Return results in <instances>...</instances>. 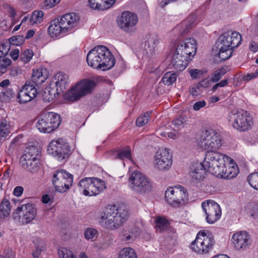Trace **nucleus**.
I'll return each mask as SVG.
<instances>
[{"label": "nucleus", "mask_w": 258, "mask_h": 258, "mask_svg": "<svg viewBox=\"0 0 258 258\" xmlns=\"http://www.w3.org/2000/svg\"><path fill=\"white\" fill-rule=\"evenodd\" d=\"M138 21V18L136 14L128 11H125L122 12L118 17L117 23L120 29L128 32L133 30Z\"/></svg>", "instance_id": "nucleus-19"}, {"label": "nucleus", "mask_w": 258, "mask_h": 258, "mask_svg": "<svg viewBox=\"0 0 258 258\" xmlns=\"http://www.w3.org/2000/svg\"><path fill=\"white\" fill-rule=\"evenodd\" d=\"M24 154H28L29 156L31 157V158L36 157L37 158H39L40 151L37 147L35 146H31L27 149Z\"/></svg>", "instance_id": "nucleus-46"}, {"label": "nucleus", "mask_w": 258, "mask_h": 258, "mask_svg": "<svg viewBox=\"0 0 258 258\" xmlns=\"http://www.w3.org/2000/svg\"><path fill=\"white\" fill-rule=\"evenodd\" d=\"M202 207L206 214V221L209 224H213L220 219L221 210L220 206L214 201L203 202Z\"/></svg>", "instance_id": "nucleus-17"}, {"label": "nucleus", "mask_w": 258, "mask_h": 258, "mask_svg": "<svg viewBox=\"0 0 258 258\" xmlns=\"http://www.w3.org/2000/svg\"><path fill=\"white\" fill-rule=\"evenodd\" d=\"M36 215L35 205L28 203L18 207L13 213V217L16 220H21L23 224H27L35 219Z\"/></svg>", "instance_id": "nucleus-15"}, {"label": "nucleus", "mask_w": 258, "mask_h": 258, "mask_svg": "<svg viewBox=\"0 0 258 258\" xmlns=\"http://www.w3.org/2000/svg\"><path fill=\"white\" fill-rule=\"evenodd\" d=\"M2 93L7 98H11L13 96V91L11 89H6L3 90Z\"/></svg>", "instance_id": "nucleus-59"}, {"label": "nucleus", "mask_w": 258, "mask_h": 258, "mask_svg": "<svg viewBox=\"0 0 258 258\" xmlns=\"http://www.w3.org/2000/svg\"><path fill=\"white\" fill-rule=\"evenodd\" d=\"M130 188L137 194L142 195L150 192L152 183L149 178L140 171H135L128 179Z\"/></svg>", "instance_id": "nucleus-6"}, {"label": "nucleus", "mask_w": 258, "mask_h": 258, "mask_svg": "<svg viewBox=\"0 0 258 258\" xmlns=\"http://www.w3.org/2000/svg\"><path fill=\"white\" fill-rule=\"evenodd\" d=\"M215 243L211 234L208 235L205 231H200L196 239L191 244V248L199 253H207L213 248Z\"/></svg>", "instance_id": "nucleus-11"}, {"label": "nucleus", "mask_w": 258, "mask_h": 258, "mask_svg": "<svg viewBox=\"0 0 258 258\" xmlns=\"http://www.w3.org/2000/svg\"><path fill=\"white\" fill-rule=\"evenodd\" d=\"M228 120L234 128L240 132L250 128L253 123L251 116L243 110H232L228 115Z\"/></svg>", "instance_id": "nucleus-7"}, {"label": "nucleus", "mask_w": 258, "mask_h": 258, "mask_svg": "<svg viewBox=\"0 0 258 258\" xmlns=\"http://www.w3.org/2000/svg\"><path fill=\"white\" fill-rule=\"evenodd\" d=\"M0 209L6 211H11V205L10 201L5 197L4 198L0 205Z\"/></svg>", "instance_id": "nucleus-50"}, {"label": "nucleus", "mask_w": 258, "mask_h": 258, "mask_svg": "<svg viewBox=\"0 0 258 258\" xmlns=\"http://www.w3.org/2000/svg\"><path fill=\"white\" fill-rule=\"evenodd\" d=\"M24 189L23 187L21 186H18L15 187L14 191H13V194L16 196V197H20L23 194Z\"/></svg>", "instance_id": "nucleus-57"}, {"label": "nucleus", "mask_w": 258, "mask_h": 258, "mask_svg": "<svg viewBox=\"0 0 258 258\" xmlns=\"http://www.w3.org/2000/svg\"><path fill=\"white\" fill-rule=\"evenodd\" d=\"M241 35L237 32L228 31L222 34L217 41V47L233 49L241 42Z\"/></svg>", "instance_id": "nucleus-16"}, {"label": "nucleus", "mask_w": 258, "mask_h": 258, "mask_svg": "<svg viewBox=\"0 0 258 258\" xmlns=\"http://www.w3.org/2000/svg\"><path fill=\"white\" fill-rule=\"evenodd\" d=\"M47 78V72L45 69L39 68L33 70L31 81L32 84L27 83L20 91L17 96V99L20 103H26L35 98L37 91L34 84L39 85L43 83Z\"/></svg>", "instance_id": "nucleus-3"}, {"label": "nucleus", "mask_w": 258, "mask_h": 258, "mask_svg": "<svg viewBox=\"0 0 258 258\" xmlns=\"http://www.w3.org/2000/svg\"><path fill=\"white\" fill-rule=\"evenodd\" d=\"M25 41V39L22 35H16L11 37L9 39V43L13 45H21Z\"/></svg>", "instance_id": "nucleus-44"}, {"label": "nucleus", "mask_w": 258, "mask_h": 258, "mask_svg": "<svg viewBox=\"0 0 258 258\" xmlns=\"http://www.w3.org/2000/svg\"><path fill=\"white\" fill-rule=\"evenodd\" d=\"M10 49L9 43H3L0 45V56L6 55Z\"/></svg>", "instance_id": "nucleus-53"}, {"label": "nucleus", "mask_w": 258, "mask_h": 258, "mask_svg": "<svg viewBox=\"0 0 258 258\" xmlns=\"http://www.w3.org/2000/svg\"><path fill=\"white\" fill-rule=\"evenodd\" d=\"M158 39L157 36L154 34H150L146 37V40L145 42L144 51L146 54L150 57L154 53Z\"/></svg>", "instance_id": "nucleus-27"}, {"label": "nucleus", "mask_w": 258, "mask_h": 258, "mask_svg": "<svg viewBox=\"0 0 258 258\" xmlns=\"http://www.w3.org/2000/svg\"><path fill=\"white\" fill-rule=\"evenodd\" d=\"M258 78V69H257L255 72L248 73L244 75L243 77V79L245 81H249L253 79Z\"/></svg>", "instance_id": "nucleus-51"}, {"label": "nucleus", "mask_w": 258, "mask_h": 258, "mask_svg": "<svg viewBox=\"0 0 258 258\" xmlns=\"http://www.w3.org/2000/svg\"><path fill=\"white\" fill-rule=\"evenodd\" d=\"M206 105V102L204 100H200L197 101L193 105V109L195 111H199L202 108L205 107Z\"/></svg>", "instance_id": "nucleus-54"}, {"label": "nucleus", "mask_w": 258, "mask_h": 258, "mask_svg": "<svg viewBox=\"0 0 258 258\" xmlns=\"http://www.w3.org/2000/svg\"><path fill=\"white\" fill-rule=\"evenodd\" d=\"M59 22L58 18L50 21L48 28V33L51 37L59 36L61 34H67L66 32H63V28Z\"/></svg>", "instance_id": "nucleus-29"}, {"label": "nucleus", "mask_w": 258, "mask_h": 258, "mask_svg": "<svg viewBox=\"0 0 258 258\" xmlns=\"http://www.w3.org/2000/svg\"><path fill=\"white\" fill-rule=\"evenodd\" d=\"M114 158L124 160V159H131V151L130 149H120L114 151Z\"/></svg>", "instance_id": "nucleus-34"}, {"label": "nucleus", "mask_w": 258, "mask_h": 258, "mask_svg": "<svg viewBox=\"0 0 258 258\" xmlns=\"http://www.w3.org/2000/svg\"><path fill=\"white\" fill-rule=\"evenodd\" d=\"M4 56L5 55L0 56V62L6 67H8L11 64L12 60L8 57H5Z\"/></svg>", "instance_id": "nucleus-55"}, {"label": "nucleus", "mask_w": 258, "mask_h": 258, "mask_svg": "<svg viewBox=\"0 0 258 258\" xmlns=\"http://www.w3.org/2000/svg\"><path fill=\"white\" fill-rule=\"evenodd\" d=\"M201 73V71L198 69H191L189 71L190 76L194 79L198 78Z\"/></svg>", "instance_id": "nucleus-56"}, {"label": "nucleus", "mask_w": 258, "mask_h": 258, "mask_svg": "<svg viewBox=\"0 0 258 258\" xmlns=\"http://www.w3.org/2000/svg\"><path fill=\"white\" fill-rule=\"evenodd\" d=\"M231 240L234 248L237 250H243L249 248L251 242L250 235L245 231L234 233Z\"/></svg>", "instance_id": "nucleus-21"}, {"label": "nucleus", "mask_w": 258, "mask_h": 258, "mask_svg": "<svg viewBox=\"0 0 258 258\" xmlns=\"http://www.w3.org/2000/svg\"><path fill=\"white\" fill-rule=\"evenodd\" d=\"M60 258H77V257L70 250L66 248L58 252Z\"/></svg>", "instance_id": "nucleus-48"}, {"label": "nucleus", "mask_w": 258, "mask_h": 258, "mask_svg": "<svg viewBox=\"0 0 258 258\" xmlns=\"http://www.w3.org/2000/svg\"><path fill=\"white\" fill-rule=\"evenodd\" d=\"M176 78L177 75L175 73L168 72L164 74L162 81L165 85L170 86L176 80Z\"/></svg>", "instance_id": "nucleus-36"}, {"label": "nucleus", "mask_w": 258, "mask_h": 258, "mask_svg": "<svg viewBox=\"0 0 258 258\" xmlns=\"http://www.w3.org/2000/svg\"><path fill=\"white\" fill-rule=\"evenodd\" d=\"M189 91L190 94L194 97H197L201 94L199 86L197 85L190 87Z\"/></svg>", "instance_id": "nucleus-52"}, {"label": "nucleus", "mask_w": 258, "mask_h": 258, "mask_svg": "<svg viewBox=\"0 0 258 258\" xmlns=\"http://www.w3.org/2000/svg\"><path fill=\"white\" fill-rule=\"evenodd\" d=\"M127 217L128 212L124 208L108 206L106 211L101 213L99 221L105 228L113 230L120 226Z\"/></svg>", "instance_id": "nucleus-2"}, {"label": "nucleus", "mask_w": 258, "mask_h": 258, "mask_svg": "<svg viewBox=\"0 0 258 258\" xmlns=\"http://www.w3.org/2000/svg\"><path fill=\"white\" fill-rule=\"evenodd\" d=\"M60 25L63 28V32L71 33L74 28L77 25L79 20V17L74 13L66 14L58 18Z\"/></svg>", "instance_id": "nucleus-23"}, {"label": "nucleus", "mask_w": 258, "mask_h": 258, "mask_svg": "<svg viewBox=\"0 0 258 258\" xmlns=\"http://www.w3.org/2000/svg\"><path fill=\"white\" fill-rule=\"evenodd\" d=\"M181 51L178 50L175 52L171 59V64L178 71H182L187 66L192 58L185 56V54H181Z\"/></svg>", "instance_id": "nucleus-24"}, {"label": "nucleus", "mask_w": 258, "mask_h": 258, "mask_svg": "<svg viewBox=\"0 0 258 258\" xmlns=\"http://www.w3.org/2000/svg\"><path fill=\"white\" fill-rule=\"evenodd\" d=\"M50 201V197L48 195H44L42 197V201L44 204H47Z\"/></svg>", "instance_id": "nucleus-64"}, {"label": "nucleus", "mask_w": 258, "mask_h": 258, "mask_svg": "<svg viewBox=\"0 0 258 258\" xmlns=\"http://www.w3.org/2000/svg\"><path fill=\"white\" fill-rule=\"evenodd\" d=\"M115 0H88L90 7L93 10H103L110 8Z\"/></svg>", "instance_id": "nucleus-30"}, {"label": "nucleus", "mask_w": 258, "mask_h": 258, "mask_svg": "<svg viewBox=\"0 0 258 258\" xmlns=\"http://www.w3.org/2000/svg\"><path fill=\"white\" fill-rule=\"evenodd\" d=\"M12 128L10 124L7 121H3L0 123V137H7L11 132Z\"/></svg>", "instance_id": "nucleus-37"}, {"label": "nucleus", "mask_w": 258, "mask_h": 258, "mask_svg": "<svg viewBox=\"0 0 258 258\" xmlns=\"http://www.w3.org/2000/svg\"><path fill=\"white\" fill-rule=\"evenodd\" d=\"M156 167L161 170L168 169L172 163V155L167 148H160L156 153Z\"/></svg>", "instance_id": "nucleus-18"}, {"label": "nucleus", "mask_w": 258, "mask_h": 258, "mask_svg": "<svg viewBox=\"0 0 258 258\" xmlns=\"http://www.w3.org/2000/svg\"><path fill=\"white\" fill-rule=\"evenodd\" d=\"M47 152L55 157L58 161H62L70 155L71 150L68 143L62 139H59L52 140L49 143Z\"/></svg>", "instance_id": "nucleus-12"}, {"label": "nucleus", "mask_w": 258, "mask_h": 258, "mask_svg": "<svg viewBox=\"0 0 258 258\" xmlns=\"http://www.w3.org/2000/svg\"><path fill=\"white\" fill-rule=\"evenodd\" d=\"M247 179L250 186L258 190V172L250 174Z\"/></svg>", "instance_id": "nucleus-40"}, {"label": "nucleus", "mask_w": 258, "mask_h": 258, "mask_svg": "<svg viewBox=\"0 0 258 258\" xmlns=\"http://www.w3.org/2000/svg\"><path fill=\"white\" fill-rule=\"evenodd\" d=\"M69 76L62 72H58L54 77V80L51 84H54L55 88L58 91V93H62L66 89L69 84Z\"/></svg>", "instance_id": "nucleus-25"}, {"label": "nucleus", "mask_w": 258, "mask_h": 258, "mask_svg": "<svg viewBox=\"0 0 258 258\" xmlns=\"http://www.w3.org/2000/svg\"><path fill=\"white\" fill-rule=\"evenodd\" d=\"M10 212L0 209V218L5 219L9 216Z\"/></svg>", "instance_id": "nucleus-62"}, {"label": "nucleus", "mask_w": 258, "mask_h": 258, "mask_svg": "<svg viewBox=\"0 0 258 258\" xmlns=\"http://www.w3.org/2000/svg\"><path fill=\"white\" fill-rule=\"evenodd\" d=\"M95 86V82L93 80H82L73 86L65 94L64 97L69 101H77L82 96L90 93Z\"/></svg>", "instance_id": "nucleus-8"}, {"label": "nucleus", "mask_w": 258, "mask_h": 258, "mask_svg": "<svg viewBox=\"0 0 258 258\" xmlns=\"http://www.w3.org/2000/svg\"><path fill=\"white\" fill-rule=\"evenodd\" d=\"M210 85V80L208 78H206L201 80L197 85L199 87L207 88Z\"/></svg>", "instance_id": "nucleus-58"}, {"label": "nucleus", "mask_w": 258, "mask_h": 258, "mask_svg": "<svg viewBox=\"0 0 258 258\" xmlns=\"http://www.w3.org/2000/svg\"><path fill=\"white\" fill-rule=\"evenodd\" d=\"M210 150L208 151L205 154L204 161L203 162L204 166L207 169V171L212 173L219 174V168H223L225 161L230 159V162H233L228 156L215 151Z\"/></svg>", "instance_id": "nucleus-5"}, {"label": "nucleus", "mask_w": 258, "mask_h": 258, "mask_svg": "<svg viewBox=\"0 0 258 258\" xmlns=\"http://www.w3.org/2000/svg\"><path fill=\"white\" fill-rule=\"evenodd\" d=\"M33 55V51L31 49L25 50L20 55V59L24 62H29Z\"/></svg>", "instance_id": "nucleus-45"}, {"label": "nucleus", "mask_w": 258, "mask_h": 258, "mask_svg": "<svg viewBox=\"0 0 258 258\" xmlns=\"http://www.w3.org/2000/svg\"><path fill=\"white\" fill-rule=\"evenodd\" d=\"M60 1V0H44L41 4V8L48 10L56 6Z\"/></svg>", "instance_id": "nucleus-47"}, {"label": "nucleus", "mask_w": 258, "mask_h": 258, "mask_svg": "<svg viewBox=\"0 0 258 258\" xmlns=\"http://www.w3.org/2000/svg\"><path fill=\"white\" fill-rule=\"evenodd\" d=\"M60 94L61 93H58V91L55 88L54 84L50 83L42 93V99L45 102H49L53 100L56 97V95H58Z\"/></svg>", "instance_id": "nucleus-32"}, {"label": "nucleus", "mask_w": 258, "mask_h": 258, "mask_svg": "<svg viewBox=\"0 0 258 258\" xmlns=\"http://www.w3.org/2000/svg\"><path fill=\"white\" fill-rule=\"evenodd\" d=\"M195 20V16H190L177 25L175 30H179V33L181 36L183 35L188 33L193 27Z\"/></svg>", "instance_id": "nucleus-31"}, {"label": "nucleus", "mask_w": 258, "mask_h": 258, "mask_svg": "<svg viewBox=\"0 0 258 258\" xmlns=\"http://www.w3.org/2000/svg\"><path fill=\"white\" fill-rule=\"evenodd\" d=\"M156 227L160 231H163L167 228L168 226V222L164 218L158 217L155 221Z\"/></svg>", "instance_id": "nucleus-43"}, {"label": "nucleus", "mask_w": 258, "mask_h": 258, "mask_svg": "<svg viewBox=\"0 0 258 258\" xmlns=\"http://www.w3.org/2000/svg\"><path fill=\"white\" fill-rule=\"evenodd\" d=\"M165 199L172 206L178 207L188 200V194L181 185L170 187L165 191Z\"/></svg>", "instance_id": "nucleus-10"}, {"label": "nucleus", "mask_w": 258, "mask_h": 258, "mask_svg": "<svg viewBox=\"0 0 258 258\" xmlns=\"http://www.w3.org/2000/svg\"><path fill=\"white\" fill-rule=\"evenodd\" d=\"M52 181L55 190L63 193L72 185L73 175L63 169L59 170L53 174Z\"/></svg>", "instance_id": "nucleus-13"}, {"label": "nucleus", "mask_w": 258, "mask_h": 258, "mask_svg": "<svg viewBox=\"0 0 258 258\" xmlns=\"http://www.w3.org/2000/svg\"><path fill=\"white\" fill-rule=\"evenodd\" d=\"M10 84V82L9 79L3 80L0 83V87L2 88H6Z\"/></svg>", "instance_id": "nucleus-63"}, {"label": "nucleus", "mask_w": 258, "mask_h": 258, "mask_svg": "<svg viewBox=\"0 0 258 258\" xmlns=\"http://www.w3.org/2000/svg\"><path fill=\"white\" fill-rule=\"evenodd\" d=\"M207 169L204 166V163H197L191 168L190 176L194 182H198L203 180L205 177Z\"/></svg>", "instance_id": "nucleus-26"}, {"label": "nucleus", "mask_w": 258, "mask_h": 258, "mask_svg": "<svg viewBox=\"0 0 258 258\" xmlns=\"http://www.w3.org/2000/svg\"><path fill=\"white\" fill-rule=\"evenodd\" d=\"M186 124V117L184 115H180L172 121L171 127L174 131H178L183 128Z\"/></svg>", "instance_id": "nucleus-33"}, {"label": "nucleus", "mask_w": 258, "mask_h": 258, "mask_svg": "<svg viewBox=\"0 0 258 258\" xmlns=\"http://www.w3.org/2000/svg\"><path fill=\"white\" fill-rule=\"evenodd\" d=\"M36 126L40 132L50 133L56 129L60 124V116L53 112L44 111L36 118Z\"/></svg>", "instance_id": "nucleus-4"}, {"label": "nucleus", "mask_w": 258, "mask_h": 258, "mask_svg": "<svg viewBox=\"0 0 258 258\" xmlns=\"http://www.w3.org/2000/svg\"><path fill=\"white\" fill-rule=\"evenodd\" d=\"M97 233V231L93 228H87L84 233L85 237L87 240L92 239Z\"/></svg>", "instance_id": "nucleus-49"}, {"label": "nucleus", "mask_w": 258, "mask_h": 258, "mask_svg": "<svg viewBox=\"0 0 258 258\" xmlns=\"http://www.w3.org/2000/svg\"><path fill=\"white\" fill-rule=\"evenodd\" d=\"M10 55L11 57L16 60L18 58L19 56V50L18 49H15L10 52Z\"/></svg>", "instance_id": "nucleus-60"}, {"label": "nucleus", "mask_w": 258, "mask_h": 258, "mask_svg": "<svg viewBox=\"0 0 258 258\" xmlns=\"http://www.w3.org/2000/svg\"><path fill=\"white\" fill-rule=\"evenodd\" d=\"M219 49V56L222 60H225L228 59L232 54V50L229 48H224L220 47H217Z\"/></svg>", "instance_id": "nucleus-41"}, {"label": "nucleus", "mask_w": 258, "mask_h": 258, "mask_svg": "<svg viewBox=\"0 0 258 258\" xmlns=\"http://www.w3.org/2000/svg\"><path fill=\"white\" fill-rule=\"evenodd\" d=\"M44 16L43 12L40 11H34L30 19V23L31 25H34V24H38L41 23L42 21L43 17Z\"/></svg>", "instance_id": "nucleus-39"}, {"label": "nucleus", "mask_w": 258, "mask_h": 258, "mask_svg": "<svg viewBox=\"0 0 258 258\" xmlns=\"http://www.w3.org/2000/svg\"><path fill=\"white\" fill-rule=\"evenodd\" d=\"M20 163L24 169L32 173H36L40 168V159L36 157L31 158L28 154L23 155L20 158Z\"/></svg>", "instance_id": "nucleus-22"}, {"label": "nucleus", "mask_w": 258, "mask_h": 258, "mask_svg": "<svg viewBox=\"0 0 258 258\" xmlns=\"http://www.w3.org/2000/svg\"><path fill=\"white\" fill-rule=\"evenodd\" d=\"M80 190L85 196H93L99 194L105 188L104 182L98 178L85 177L79 183Z\"/></svg>", "instance_id": "nucleus-9"}, {"label": "nucleus", "mask_w": 258, "mask_h": 258, "mask_svg": "<svg viewBox=\"0 0 258 258\" xmlns=\"http://www.w3.org/2000/svg\"><path fill=\"white\" fill-rule=\"evenodd\" d=\"M199 145L205 149L217 150L222 145L221 136L215 130H207L202 136Z\"/></svg>", "instance_id": "nucleus-14"}, {"label": "nucleus", "mask_w": 258, "mask_h": 258, "mask_svg": "<svg viewBox=\"0 0 258 258\" xmlns=\"http://www.w3.org/2000/svg\"><path fill=\"white\" fill-rule=\"evenodd\" d=\"M249 48L250 51L256 52L258 50V45L254 41H252L250 42Z\"/></svg>", "instance_id": "nucleus-61"}, {"label": "nucleus", "mask_w": 258, "mask_h": 258, "mask_svg": "<svg viewBox=\"0 0 258 258\" xmlns=\"http://www.w3.org/2000/svg\"><path fill=\"white\" fill-rule=\"evenodd\" d=\"M178 50L181 51V54H184L185 56L192 58L197 51L196 41L193 38L179 40L177 43L175 52H177Z\"/></svg>", "instance_id": "nucleus-20"}, {"label": "nucleus", "mask_w": 258, "mask_h": 258, "mask_svg": "<svg viewBox=\"0 0 258 258\" xmlns=\"http://www.w3.org/2000/svg\"><path fill=\"white\" fill-rule=\"evenodd\" d=\"M86 60L91 67L102 71L111 69L115 63V59L111 51L103 45H98L90 50Z\"/></svg>", "instance_id": "nucleus-1"}, {"label": "nucleus", "mask_w": 258, "mask_h": 258, "mask_svg": "<svg viewBox=\"0 0 258 258\" xmlns=\"http://www.w3.org/2000/svg\"><path fill=\"white\" fill-rule=\"evenodd\" d=\"M118 258H137V256L133 248L125 247L120 250Z\"/></svg>", "instance_id": "nucleus-35"}, {"label": "nucleus", "mask_w": 258, "mask_h": 258, "mask_svg": "<svg viewBox=\"0 0 258 258\" xmlns=\"http://www.w3.org/2000/svg\"><path fill=\"white\" fill-rule=\"evenodd\" d=\"M226 72V70L224 67L216 70L211 75V81L214 83L218 82Z\"/></svg>", "instance_id": "nucleus-38"}, {"label": "nucleus", "mask_w": 258, "mask_h": 258, "mask_svg": "<svg viewBox=\"0 0 258 258\" xmlns=\"http://www.w3.org/2000/svg\"><path fill=\"white\" fill-rule=\"evenodd\" d=\"M222 167L219 168V174H215L216 176L230 179L236 177L238 173V169L236 165H232L227 168L225 162Z\"/></svg>", "instance_id": "nucleus-28"}, {"label": "nucleus", "mask_w": 258, "mask_h": 258, "mask_svg": "<svg viewBox=\"0 0 258 258\" xmlns=\"http://www.w3.org/2000/svg\"><path fill=\"white\" fill-rule=\"evenodd\" d=\"M150 113L146 112L143 115L140 116L136 120V125L138 126H142L149 121Z\"/></svg>", "instance_id": "nucleus-42"}]
</instances>
